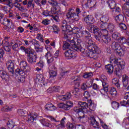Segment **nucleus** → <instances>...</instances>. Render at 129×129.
Segmentation results:
<instances>
[{"label": "nucleus", "mask_w": 129, "mask_h": 129, "mask_svg": "<svg viewBox=\"0 0 129 129\" xmlns=\"http://www.w3.org/2000/svg\"><path fill=\"white\" fill-rule=\"evenodd\" d=\"M125 3H126L123 6L122 10L123 11V15L124 17H129V10L127 9L129 5V0H123Z\"/></svg>", "instance_id": "9d476101"}, {"label": "nucleus", "mask_w": 129, "mask_h": 129, "mask_svg": "<svg viewBox=\"0 0 129 129\" xmlns=\"http://www.w3.org/2000/svg\"><path fill=\"white\" fill-rule=\"evenodd\" d=\"M110 94H111V95H112L113 97H115V96H116L117 94L116 89L115 88L111 87L110 90Z\"/></svg>", "instance_id": "a19ab883"}, {"label": "nucleus", "mask_w": 129, "mask_h": 129, "mask_svg": "<svg viewBox=\"0 0 129 129\" xmlns=\"http://www.w3.org/2000/svg\"><path fill=\"white\" fill-rule=\"evenodd\" d=\"M25 53L28 55H32L35 53V51H34V49L31 48H26Z\"/></svg>", "instance_id": "09e8293b"}, {"label": "nucleus", "mask_w": 129, "mask_h": 129, "mask_svg": "<svg viewBox=\"0 0 129 129\" xmlns=\"http://www.w3.org/2000/svg\"><path fill=\"white\" fill-rule=\"evenodd\" d=\"M9 39H10L9 37H5L4 40H3L2 45H9L10 44V41H9Z\"/></svg>", "instance_id": "3c124183"}, {"label": "nucleus", "mask_w": 129, "mask_h": 129, "mask_svg": "<svg viewBox=\"0 0 129 129\" xmlns=\"http://www.w3.org/2000/svg\"><path fill=\"white\" fill-rule=\"evenodd\" d=\"M71 97H72V95H71V93L70 92H68L65 95L58 96L59 99H60V100H62V101L69 100V99H71Z\"/></svg>", "instance_id": "4be33fe9"}, {"label": "nucleus", "mask_w": 129, "mask_h": 129, "mask_svg": "<svg viewBox=\"0 0 129 129\" xmlns=\"http://www.w3.org/2000/svg\"><path fill=\"white\" fill-rule=\"evenodd\" d=\"M58 11H60V7H59V6L58 5L56 6H53L51 8V14L52 15H55V14H57V12Z\"/></svg>", "instance_id": "f704fd0d"}, {"label": "nucleus", "mask_w": 129, "mask_h": 129, "mask_svg": "<svg viewBox=\"0 0 129 129\" xmlns=\"http://www.w3.org/2000/svg\"><path fill=\"white\" fill-rule=\"evenodd\" d=\"M26 73V72L21 70L20 69H17L15 70L16 75H19L18 77V82H21L22 83L25 82L26 81V76H27Z\"/></svg>", "instance_id": "423d86ee"}, {"label": "nucleus", "mask_w": 129, "mask_h": 129, "mask_svg": "<svg viewBox=\"0 0 129 129\" xmlns=\"http://www.w3.org/2000/svg\"><path fill=\"white\" fill-rule=\"evenodd\" d=\"M36 81L37 83H43L45 85V78L41 74H37L36 75Z\"/></svg>", "instance_id": "b1692460"}, {"label": "nucleus", "mask_w": 129, "mask_h": 129, "mask_svg": "<svg viewBox=\"0 0 129 129\" xmlns=\"http://www.w3.org/2000/svg\"><path fill=\"white\" fill-rule=\"evenodd\" d=\"M106 3H107L109 8L111 10H114L113 11V12H115V14L116 15H117L116 16V17H119V16H122V17H124V15H122L120 14V9H119V7H117L116 9V3L114 2L113 0H108V1H106Z\"/></svg>", "instance_id": "39448f33"}, {"label": "nucleus", "mask_w": 129, "mask_h": 129, "mask_svg": "<svg viewBox=\"0 0 129 129\" xmlns=\"http://www.w3.org/2000/svg\"><path fill=\"white\" fill-rule=\"evenodd\" d=\"M12 108H14V106H13L12 107L6 106L2 108V110L3 111H11Z\"/></svg>", "instance_id": "4d7b16f0"}, {"label": "nucleus", "mask_w": 129, "mask_h": 129, "mask_svg": "<svg viewBox=\"0 0 129 129\" xmlns=\"http://www.w3.org/2000/svg\"><path fill=\"white\" fill-rule=\"evenodd\" d=\"M36 39L40 42V43H44L45 40L44 39V36L41 33H38L36 35Z\"/></svg>", "instance_id": "4c0bfd02"}, {"label": "nucleus", "mask_w": 129, "mask_h": 129, "mask_svg": "<svg viewBox=\"0 0 129 129\" xmlns=\"http://www.w3.org/2000/svg\"><path fill=\"white\" fill-rule=\"evenodd\" d=\"M102 86L103 88L100 90V92L102 95H105L108 92V83L103 82Z\"/></svg>", "instance_id": "6ab92c4d"}, {"label": "nucleus", "mask_w": 129, "mask_h": 129, "mask_svg": "<svg viewBox=\"0 0 129 129\" xmlns=\"http://www.w3.org/2000/svg\"><path fill=\"white\" fill-rule=\"evenodd\" d=\"M121 70H122V69H118L114 71L115 74L116 76H118V77H121V72H120Z\"/></svg>", "instance_id": "052dcab7"}, {"label": "nucleus", "mask_w": 129, "mask_h": 129, "mask_svg": "<svg viewBox=\"0 0 129 129\" xmlns=\"http://www.w3.org/2000/svg\"><path fill=\"white\" fill-rule=\"evenodd\" d=\"M72 82L77 86H79L81 82V77L80 76H76L72 77Z\"/></svg>", "instance_id": "aec40b11"}, {"label": "nucleus", "mask_w": 129, "mask_h": 129, "mask_svg": "<svg viewBox=\"0 0 129 129\" xmlns=\"http://www.w3.org/2000/svg\"><path fill=\"white\" fill-rule=\"evenodd\" d=\"M84 96L85 100H86L88 99V98H89V97H90V95L88 91H86L84 93Z\"/></svg>", "instance_id": "69168bd1"}, {"label": "nucleus", "mask_w": 129, "mask_h": 129, "mask_svg": "<svg viewBox=\"0 0 129 129\" xmlns=\"http://www.w3.org/2000/svg\"><path fill=\"white\" fill-rule=\"evenodd\" d=\"M78 107H75L74 108V113L77 114L79 112H82L83 113V116H79L80 118V121L81 122H85L86 121V118L84 116V113H87L88 112V110L87 109V103L85 102H78Z\"/></svg>", "instance_id": "7ed1b4c3"}, {"label": "nucleus", "mask_w": 129, "mask_h": 129, "mask_svg": "<svg viewBox=\"0 0 129 129\" xmlns=\"http://www.w3.org/2000/svg\"><path fill=\"white\" fill-rule=\"evenodd\" d=\"M120 37V34L117 32H114L112 35V38L113 40H118V38Z\"/></svg>", "instance_id": "a18cd8bd"}, {"label": "nucleus", "mask_w": 129, "mask_h": 129, "mask_svg": "<svg viewBox=\"0 0 129 129\" xmlns=\"http://www.w3.org/2000/svg\"><path fill=\"white\" fill-rule=\"evenodd\" d=\"M129 77L126 75H123L122 76V84H123V87L125 88L127 87L128 85Z\"/></svg>", "instance_id": "bb28decb"}, {"label": "nucleus", "mask_w": 129, "mask_h": 129, "mask_svg": "<svg viewBox=\"0 0 129 129\" xmlns=\"http://www.w3.org/2000/svg\"><path fill=\"white\" fill-rule=\"evenodd\" d=\"M127 44V39L125 37L122 36L119 37L117 39V42H113L111 45V48L115 50L117 55L119 56H123L126 51V47L122 45Z\"/></svg>", "instance_id": "f03ea898"}, {"label": "nucleus", "mask_w": 129, "mask_h": 129, "mask_svg": "<svg viewBox=\"0 0 129 129\" xmlns=\"http://www.w3.org/2000/svg\"><path fill=\"white\" fill-rule=\"evenodd\" d=\"M59 90H60L59 86H54L52 87H50L47 90V91H49V92H53V91H55V92H58Z\"/></svg>", "instance_id": "c9c22d12"}, {"label": "nucleus", "mask_w": 129, "mask_h": 129, "mask_svg": "<svg viewBox=\"0 0 129 129\" xmlns=\"http://www.w3.org/2000/svg\"><path fill=\"white\" fill-rule=\"evenodd\" d=\"M100 80L102 83V85L103 84V82H105V83H107V78L106 76H104V75H102L100 76Z\"/></svg>", "instance_id": "13d9d810"}, {"label": "nucleus", "mask_w": 129, "mask_h": 129, "mask_svg": "<svg viewBox=\"0 0 129 129\" xmlns=\"http://www.w3.org/2000/svg\"><path fill=\"white\" fill-rule=\"evenodd\" d=\"M93 76V74H92L91 72L90 73H85L84 75L83 76V77L84 78H91Z\"/></svg>", "instance_id": "5fc2aeb1"}, {"label": "nucleus", "mask_w": 129, "mask_h": 129, "mask_svg": "<svg viewBox=\"0 0 129 129\" xmlns=\"http://www.w3.org/2000/svg\"><path fill=\"white\" fill-rule=\"evenodd\" d=\"M2 4L8 6L10 9H13V7H14L13 3H12V2H11L10 0H4Z\"/></svg>", "instance_id": "58836bf2"}, {"label": "nucleus", "mask_w": 129, "mask_h": 129, "mask_svg": "<svg viewBox=\"0 0 129 129\" xmlns=\"http://www.w3.org/2000/svg\"><path fill=\"white\" fill-rule=\"evenodd\" d=\"M86 35L84 39V47H85L87 49L82 48L80 46L79 43L76 44L74 37L72 36V32L69 30H63L62 34H64V38L67 39L68 42H70L71 45L76 51H80L86 57H90V58H93V59H96L98 58V54L100 53V49L99 48L94 44V42L92 41L91 35L90 33L87 31H85Z\"/></svg>", "instance_id": "f257e3e1"}, {"label": "nucleus", "mask_w": 129, "mask_h": 129, "mask_svg": "<svg viewBox=\"0 0 129 129\" xmlns=\"http://www.w3.org/2000/svg\"><path fill=\"white\" fill-rule=\"evenodd\" d=\"M84 21L89 26H91V19H90V17H86L84 19Z\"/></svg>", "instance_id": "6e6d98bb"}, {"label": "nucleus", "mask_w": 129, "mask_h": 129, "mask_svg": "<svg viewBox=\"0 0 129 129\" xmlns=\"http://www.w3.org/2000/svg\"><path fill=\"white\" fill-rule=\"evenodd\" d=\"M96 4V1L95 0H84L83 6L86 8H93Z\"/></svg>", "instance_id": "9b49d317"}, {"label": "nucleus", "mask_w": 129, "mask_h": 129, "mask_svg": "<svg viewBox=\"0 0 129 129\" xmlns=\"http://www.w3.org/2000/svg\"><path fill=\"white\" fill-rule=\"evenodd\" d=\"M64 55L66 56V58L68 59H74L76 57L73 50L72 49H68L64 52Z\"/></svg>", "instance_id": "f8f14e48"}, {"label": "nucleus", "mask_w": 129, "mask_h": 129, "mask_svg": "<svg viewBox=\"0 0 129 129\" xmlns=\"http://www.w3.org/2000/svg\"><path fill=\"white\" fill-rule=\"evenodd\" d=\"M7 124L9 128H13V127H15V129H17V127H18L17 126H15V122H14L12 120H9L7 122Z\"/></svg>", "instance_id": "72a5a7b5"}, {"label": "nucleus", "mask_w": 129, "mask_h": 129, "mask_svg": "<svg viewBox=\"0 0 129 129\" xmlns=\"http://www.w3.org/2000/svg\"><path fill=\"white\" fill-rule=\"evenodd\" d=\"M62 49L63 50H67V49H69V50L70 49V44L67 42H64Z\"/></svg>", "instance_id": "864d4df0"}, {"label": "nucleus", "mask_w": 129, "mask_h": 129, "mask_svg": "<svg viewBox=\"0 0 129 129\" xmlns=\"http://www.w3.org/2000/svg\"><path fill=\"white\" fill-rule=\"evenodd\" d=\"M45 58L48 65L52 64L54 61V57H53V55H52V54H51V52H47L45 54Z\"/></svg>", "instance_id": "a211bd4d"}, {"label": "nucleus", "mask_w": 129, "mask_h": 129, "mask_svg": "<svg viewBox=\"0 0 129 129\" xmlns=\"http://www.w3.org/2000/svg\"><path fill=\"white\" fill-rule=\"evenodd\" d=\"M72 33H73V34H76V35L79 34L80 33V29H79V28H77V27H74L72 29Z\"/></svg>", "instance_id": "bf43d9fd"}, {"label": "nucleus", "mask_w": 129, "mask_h": 129, "mask_svg": "<svg viewBox=\"0 0 129 129\" xmlns=\"http://www.w3.org/2000/svg\"><path fill=\"white\" fill-rule=\"evenodd\" d=\"M40 46L41 45H40L39 41L37 42V44H35V46H34L37 52H41L42 48L40 47Z\"/></svg>", "instance_id": "e2e57ef3"}, {"label": "nucleus", "mask_w": 129, "mask_h": 129, "mask_svg": "<svg viewBox=\"0 0 129 129\" xmlns=\"http://www.w3.org/2000/svg\"><path fill=\"white\" fill-rule=\"evenodd\" d=\"M91 30H92L93 33L95 34V39H96V37H98L99 34L101 35L102 34V32H100L99 28L97 26H93V27H91Z\"/></svg>", "instance_id": "a878e982"}, {"label": "nucleus", "mask_w": 129, "mask_h": 129, "mask_svg": "<svg viewBox=\"0 0 129 129\" xmlns=\"http://www.w3.org/2000/svg\"><path fill=\"white\" fill-rule=\"evenodd\" d=\"M111 106L113 109H117L119 108V103L116 101H113L111 103Z\"/></svg>", "instance_id": "49530a36"}, {"label": "nucleus", "mask_w": 129, "mask_h": 129, "mask_svg": "<svg viewBox=\"0 0 129 129\" xmlns=\"http://www.w3.org/2000/svg\"><path fill=\"white\" fill-rule=\"evenodd\" d=\"M6 26L7 27L8 29H11V30H14V29H15V25L11 21V20L9 21L8 23L6 24Z\"/></svg>", "instance_id": "c03bdc74"}, {"label": "nucleus", "mask_w": 129, "mask_h": 129, "mask_svg": "<svg viewBox=\"0 0 129 129\" xmlns=\"http://www.w3.org/2000/svg\"><path fill=\"white\" fill-rule=\"evenodd\" d=\"M27 61L30 64H34L37 62V54L36 53H32L31 55H27Z\"/></svg>", "instance_id": "4468645a"}, {"label": "nucleus", "mask_w": 129, "mask_h": 129, "mask_svg": "<svg viewBox=\"0 0 129 129\" xmlns=\"http://www.w3.org/2000/svg\"><path fill=\"white\" fill-rule=\"evenodd\" d=\"M48 4H49L50 6H53V7H56L58 6V3L54 0H49Z\"/></svg>", "instance_id": "680f3d73"}, {"label": "nucleus", "mask_w": 129, "mask_h": 129, "mask_svg": "<svg viewBox=\"0 0 129 129\" xmlns=\"http://www.w3.org/2000/svg\"><path fill=\"white\" fill-rule=\"evenodd\" d=\"M18 112L19 115L20 116H23L24 118H25V117L27 116V111H24V110H18Z\"/></svg>", "instance_id": "de8ad7c7"}, {"label": "nucleus", "mask_w": 129, "mask_h": 129, "mask_svg": "<svg viewBox=\"0 0 129 129\" xmlns=\"http://www.w3.org/2000/svg\"><path fill=\"white\" fill-rule=\"evenodd\" d=\"M106 30L109 32L111 34L113 33V31L114 30V25L112 24H108L107 27V30Z\"/></svg>", "instance_id": "e433bc0d"}, {"label": "nucleus", "mask_w": 129, "mask_h": 129, "mask_svg": "<svg viewBox=\"0 0 129 129\" xmlns=\"http://www.w3.org/2000/svg\"><path fill=\"white\" fill-rule=\"evenodd\" d=\"M10 45L14 51H19L20 50V45L18 43L17 40H12Z\"/></svg>", "instance_id": "412c9836"}, {"label": "nucleus", "mask_w": 129, "mask_h": 129, "mask_svg": "<svg viewBox=\"0 0 129 129\" xmlns=\"http://www.w3.org/2000/svg\"><path fill=\"white\" fill-rule=\"evenodd\" d=\"M0 77L3 80L7 81L9 78V76L7 75V72L4 70H0Z\"/></svg>", "instance_id": "c756f323"}, {"label": "nucleus", "mask_w": 129, "mask_h": 129, "mask_svg": "<svg viewBox=\"0 0 129 129\" xmlns=\"http://www.w3.org/2000/svg\"><path fill=\"white\" fill-rule=\"evenodd\" d=\"M67 129H73L74 128V125L72 123H68L67 124Z\"/></svg>", "instance_id": "774afa93"}, {"label": "nucleus", "mask_w": 129, "mask_h": 129, "mask_svg": "<svg viewBox=\"0 0 129 129\" xmlns=\"http://www.w3.org/2000/svg\"><path fill=\"white\" fill-rule=\"evenodd\" d=\"M6 66L12 76L15 74V60H10L6 62Z\"/></svg>", "instance_id": "6e6552de"}, {"label": "nucleus", "mask_w": 129, "mask_h": 129, "mask_svg": "<svg viewBox=\"0 0 129 129\" xmlns=\"http://www.w3.org/2000/svg\"><path fill=\"white\" fill-rule=\"evenodd\" d=\"M76 13H72L71 11L69 12V13L67 15V17H79V14H81L82 11L81 9L80 8L76 9Z\"/></svg>", "instance_id": "5701e85b"}, {"label": "nucleus", "mask_w": 129, "mask_h": 129, "mask_svg": "<svg viewBox=\"0 0 129 129\" xmlns=\"http://www.w3.org/2000/svg\"><path fill=\"white\" fill-rule=\"evenodd\" d=\"M45 109L47 110H50L51 111H53V110H56L57 108L56 106H54L53 104L51 103H48L45 105Z\"/></svg>", "instance_id": "cd10ccee"}, {"label": "nucleus", "mask_w": 129, "mask_h": 129, "mask_svg": "<svg viewBox=\"0 0 129 129\" xmlns=\"http://www.w3.org/2000/svg\"><path fill=\"white\" fill-rule=\"evenodd\" d=\"M59 108H62L64 110H70L73 106V103L70 101H67L66 103H60L57 105Z\"/></svg>", "instance_id": "0eeeda50"}, {"label": "nucleus", "mask_w": 129, "mask_h": 129, "mask_svg": "<svg viewBox=\"0 0 129 129\" xmlns=\"http://www.w3.org/2000/svg\"><path fill=\"white\" fill-rule=\"evenodd\" d=\"M100 21H101V22H102V23H103L100 26V28L104 29L102 30V31H103L104 30H107V26L108 24H107V23H106V22L108 21V18H107V17H102L100 18Z\"/></svg>", "instance_id": "2eb2a0df"}, {"label": "nucleus", "mask_w": 129, "mask_h": 129, "mask_svg": "<svg viewBox=\"0 0 129 129\" xmlns=\"http://www.w3.org/2000/svg\"><path fill=\"white\" fill-rule=\"evenodd\" d=\"M112 83L113 85H115L117 88L119 89L120 88V83H119V80L118 79L114 78L112 80Z\"/></svg>", "instance_id": "7c9ffc66"}, {"label": "nucleus", "mask_w": 129, "mask_h": 129, "mask_svg": "<svg viewBox=\"0 0 129 129\" xmlns=\"http://www.w3.org/2000/svg\"><path fill=\"white\" fill-rule=\"evenodd\" d=\"M117 66H118V68L120 69H124V66H125V62L123 60H121L118 61L117 63Z\"/></svg>", "instance_id": "ea45409f"}, {"label": "nucleus", "mask_w": 129, "mask_h": 129, "mask_svg": "<svg viewBox=\"0 0 129 129\" xmlns=\"http://www.w3.org/2000/svg\"><path fill=\"white\" fill-rule=\"evenodd\" d=\"M12 2L13 3V5L14 6L15 8L18 9L19 11H21V12H24L25 11V8L21 6V4H19L18 3H22V0H11Z\"/></svg>", "instance_id": "ddd939ff"}, {"label": "nucleus", "mask_w": 129, "mask_h": 129, "mask_svg": "<svg viewBox=\"0 0 129 129\" xmlns=\"http://www.w3.org/2000/svg\"><path fill=\"white\" fill-rule=\"evenodd\" d=\"M20 70L24 71V72H28L29 71V67L28 62L25 60H22L20 62Z\"/></svg>", "instance_id": "dca6fc26"}, {"label": "nucleus", "mask_w": 129, "mask_h": 129, "mask_svg": "<svg viewBox=\"0 0 129 129\" xmlns=\"http://www.w3.org/2000/svg\"><path fill=\"white\" fill-rule=\"evenodd\" d=\"M28 121L29 123H32L34 120H37L38 118V114L36 113H31L28 115Z\"/></svg>", "instance_id": "f3484780"}, {"label": "nucleus", "mask_w": 129, "mask_h": 129, "mask_svg": "<svg viewBox=\"0 0 129 129\" xmlns=\"http://www.w3.org/2000/svg\"><path fill=\"white\" fill-rule=\"evenodd\" d=\"M10 20V19H8L6 18H4V17H0V22L1 23H3L4 26H6L9 23V21Z\"/></svg>", "instance_id": "37998d69"}, {"label": "nucleus", "mask_w": 129, "mask_h": 129, "mask_svg": "<svg viewBox=\"0 0 129 129\" xmlns=\"http://www.w3.org/2000/svg\"><path fill=\"white\" fill-rule=\"evenodd\" d=\"M98 118L102 127H103L104 129H108V125H106V124L104 123V121H103L102 119L100 118L99 117H98Z\"/></svg>", "instance_id": "8fccbe9b"}, {"label": "nucleus", "mask_w": 129, "mask_h": 129, "mask_svg": "<svg viewBox=\"0 0 129 129\" xmlns=\"http://www.w3.org/2000/svg\"><path fill=\"white\" fill-rule=\"evenodd\" d=\"M105 69L109 74H111L113 72V66L108 64L105 66Z\"/></svg>", "instance_id": "2f4dec72"}, {"label": "nucleus", "mask_w": 129, "mask_h": 129, "mask_svg": "<svg viewBox=\"0 0 129 129\" xmlns=\"http://www.w3.org/2000/svg\"><path fill=\"white\" fill-rule=\"evenodd\" d=\"M87 108H88L89 106V109L92 111H94V110H95V108H96V104L93 103L91 99L88 100V103H87Z\"/></svg>", "instance_id": "393cba45"}, {"label": "nucleus", "mask_w": 129, "mask_h": 129, "mask_svg": "<svg viewBox=\"0 0 129 129\" xmlns=\"http://www.w3.org/2000/svg\"><path fill=\"white\" fill-rule=\"evenodd\" d=\"M52 29L54 34H59V32H60V28H59V27L57 26L56 25H53L52 26Z\"/></svg>", "instance_id": "603ef678"}, {"label": "nucleus", "mask_w": 129, "mask_h": 129, "mask_svg": "<svg viewBox=\"0 0 129 129\" xmlns=\"http://www.w3.org/2000/svg\"><path fill=\"white\" fill-rule=\"evenodd\" d=\"M90 120L91 124L93 127H97L99 125V123L96 121V119H95L94 116L90 117Z\"/></svg>", "instance_id": "c85d7f7f"}, {"label": "nucleus", "mask_w": 129, "mask_h": 129, "mask_svg": "<svg viewBox=\"0 0 129 129\" xmlns=\"http://www.w3.org/2000/svg\"><path fill=\"white\" fill-rule=\"evenodd\" d=\"M40 122L42 124V125H44V126H47V127H50V123H49L48 121L45 119L40 120Z\"/></svg>", "instance_id": "79ce46f5"}, {"label": "nucleus", "mask_w": 129, "mask_h": 129, "mask_svg": "<svg viewBox=\"0 0 129 129\" xmlns=\"http://www.w3.org/2000/svg\"><path fill=\"white\" fill-rule=\"evenodd\" d=\"M49 78H54L57 76V68L54 65L50 64L48 67Z\"/></svg>", "instance_id": "1a4fd4ad"}, {"label": "nucleus", "mask_w": 129, "mask_h": 129, "mask_svg": "<svg viewBox=\"0 0 129 129\" xmlns=\"http://www.w3.org/2000/svg\"><path fill=\"white\" fill-rule=\"evenodd\" d=\"M96 39L99 42H103L105 44H108L111 41L110 36L108 35V31L106 30H103L102 34H98V36H96Z\"/></svg>", "instance_id": "20e7f679"}, {"label": "nucleus", "mask_w": 129, "mask_h": 129, "mask_svg": "<svg viewBox=\"0 0 129 129\" xmlns=\"http://www.w3.org/2000/svg\"><path fill=\"white\" fill-rule=\"evenodd\" d=\"M49 119L51 120V121H53V122H56L57 123H59L60 122V120L57 118H54L53 116H49Z\"/></svg>", "instance_id": "0e129e2a"}, {"label": "nucleus", "mask_w": 129, "mask_h": 129, "mask_svg": "<svg viewBox=\"0 0 129 129\" xmlns=\"http://www.w3.org/2000/svg\"><path fill=\"white\" fill-rule=\"evenodd\" d=\"M118 62V59L116 58L114 56H110V63L112 64V65H114V66L117 65V62Z\"/></svg>", "instance_id": "473e14b6"}, {"label": "nucleus", "mask_w": 129, "mask_h": 129, "mask_svg": "<svg viewBox=\"0 0 129 129\" xmlns=\"http://www.w3.org/2000/svg\"><path fill=\"white\" fill-rule=\"evenodd\" d=\"M119 27L122 30H126V25L123 23H120L119 24Z\"/></svg>", "instance_id": "338daca9"}]
</instances>
